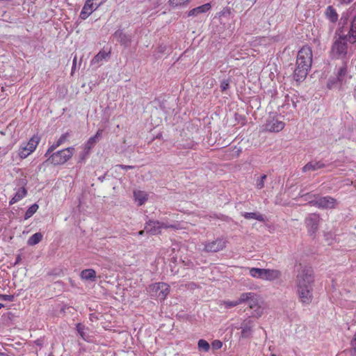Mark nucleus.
<instances>
[{"mask_svg": "<svg viewBox=\"0 0 356 356\" xmlns=\"http://www.w3.org/2000/svg\"><path fill=\"white\" fill-rule=\"evenodd\" d=\"M314 274L312 267L300 264L296 270L295 286L300 302L309 305L313 300Z\"/></svg>", "mask_w": 356, "mask_h": 356, "instance_id": "1", "label": "nucleus"}, {"mask_svg": "<svg viewBox=\"0 0 356 356\" xmlns=\"http://www.w3.org/2000/svg\"><path fill=\"white\" fill-rule=\"evenodd\" d=\"M348 37L346 35H339L332 43L330 50L332 56L337 59H343L348 54Z\"/></svg>", "mask_w": 356, "mask_h": 356, "instance_id": "2", "label": "nucleus"}, {"mask_svg": "<svg viewBox=\"0 0 356 356\" xmlns=\"http://www.w3.org/2000/svg\"><path fill=\"white\" fill-rule=\"evenodd\" d=\"M74 148L67 147L52 153L47 157V161L54 165H59L65 163L73 155Z\"/></svg>", "mask_w": 356, "mask_h": 356, "instance_id": "3", "label": "nucleus"}, {"mask_svg": "<svg viewBox=\"0 0 356 356\" xmlns=\"http://www.w3.org/2000/svg\"><path fill=\"white\" fill-rule=\"evenodd\" d=\"M170 292V286L164 282H156L149 287V293L152 298L164 300Z\"/></svg>", "mask_w": 356, "mask_h": 356, "instance_id": "4", "label": "nucleus"}, {"mask_svg": "<svg viewBox=\"0 0 356 356\" xmlns=\"http://www.w3.org/2000/svg\"><path fill=\"white\" fill-rule=\"evenodd\" d=\"M313 61V53L310 47L305 45L303 46L298 52L296 57V62L299 65L302 64L306 65L307 67H312Z\"/></svg>", "mask_w": 356, "mask_h": 356, "instance_id": "5", "label": "nucleus"}, {"mask_svg": "<svg viewBox=\"0 0 356 356\" xmlns=\"http://www.w3.org/2000/svg\"><path fill=\"white\" fill-rule=\"evenodd\" d=\"M309 204L319 209H334L337 204V200L330 196L320 197L310 200Z\"/></svg>", "mask_w": 356, "mask_h": 356, "instance_id": "6", "label": "nucleus"}, {"mask_svg": "<svg viewBox=\"0 0 356 356\" xmlns=\"http://www.w3.org/2000/svg\"><path fill=\"white\" fill-rule=\"evenodd\" d=\"M285 127V123L275 115H269L264 124V130L269 132H280Z\"/></svg>", "mask_w": 356, "mask_h": 356, "instance_id": "7", "label": "nucleus"}, {"mask_svg": "<svg viewBox=\"0 0 356 356\" xmlns=\"http://www.w3.org/2000/svg\"><path fill=\"white\" fill-rule=\"evenodd\" d=\"M227 245V241L223 238H218L213 241H208L204 243V251L207 252H217L222 250Z\"/></svg>", "mask_w": 356, "mask_h": 356, "instance_id": "8", "label": "nucleus"}, {"mask_svg": "<svg viewBox=\"0 0 356 356\" xmlns=\"http://www.w3.org/2000/svg\"><path fill=\"white\" fill-rule=\"evenodd\" d=\"M335 76H337V79L340 80V87L346 85L348 81L352 78L348 70V61L343 60L342 65L336 67Z\"/></svg>", "mask_w": 356, "mask_h": 356, "instance_id": "9", "label": "nucleus"}, {"mask_svg": "<svg viewBox=\"0 0 356 356\" xmlns=\"http://www.w3.org/2000/svg\"><path fill=\"white\" fill-rule=\"evenodd\" d=\"M310 69V67H307L306 65H303L302 64L299 65V63L296 62L293 74V79L298 83L302 82L307 77Z\"/></svg>", "mask_w": 356, "mask_h": 356, "instance_id": "10", "label": "nucleus"}, {"mask_svg": "<svg viewBox=\"0 0 356 356\" xmlns=\"http://www.w3.org/2000/svg\"><path fill=\"white\" fill-rule=\"evenodd\" d=\"M320 216L316 213H312L305 219V224L308 232L312 235L314 234L318 229Z\"/></svg>", "mask_w": 356, "mask_h": 356, "instance_id": "11", "label": "nucleus"}, {"mask_svg": "<svg viewBox=\"0 0 356 356\" xmlns=\"http://www.w3.org/2000/svg\"><path fill=\"white\" fill-rule=\"evenodd\" d=\"M112 36L114 40L124 47H128L132 41L131 35L124 33L122 29L117 30Z\"/></svg>", "mask_w": 356, "mask_h": 356, "instance_id": "12", "label": "nucleus"}, {"mask_svg": "<svg viewBox=\"0 0 356 356\" xmlns=\"http://www.w3.org/2000/svg\"><path fill=\"white\" fill-rule=\"evenodd\" d=\"M102 1L100 2H88V0H86L81 11L80 13V17L82 19H87L93 11L97 9L99 6H100L102 4Z\"/></svg>", "mask_w": 356, "mask_h": 356, "instance_id": "13", "label": "nucleus"}, {"mask_svg": "<svg viewBox=\"0 0 356 356\" xmlns=\"http://www.w3.org/2000/svg\"><path fill=\"white\" fill-rule=\"evenodd\" d=\"M145 229L147 233L152 235H157L161 234L160 221L149 220L145 222Z\"/></svg>", "mask_w": 356, "mask_h": 356, "instance_id": "14", "label": "nucleus"}, {"mask_svg": "<svg viewBox=\"0 0 356 356\" xmlns=\"http://www.w3.org/2000/svg\"><path fill=\"white\" fill-rule=\"evenodd\" d=\"M254 326V321L248 319L244 321L241 325V337L243 338H249L253 332V327Z\"/></svg>", "mask_w": 356, "mask_h": 356, "instance_id": "15", "label": "nucleus"}, {"mask_svg": "<svg viewBox=\"0 0 356 356\" xmlns=\"http://www.w3.org/2000/svg\"><path fill=\"white\" fill-rule=\"evenodd\" d=\"M102 132L103 131L102 129H99L95 136H91L88 138V140L84 145V150L86 153H88L91 150V149L95 147L97 143L100 140V138H102Z\"/></svg>", "mask_w": 356, "mask_h": 356, "instance_id": "16", "label": "nucleus"}, {"mask_svg": "<svg viewBox=\"0 0 356 356\" xmlns=\"http://www.w3.org/2000/svg\"><path fill=\"white\" fill-rule=\"evenodd\" d=\"M327 165L323 163L322 161H312L307 163L305 165L302 167V172H307L310 171H316L323 168H325Z\"/></svg>", "mask_w": 356, "mask_h": 356, "instance_id": "17", "label": "nucleus"}, {"mask_svg": "<svg viewBox=\"0 0 356 356\" xmlns=\"http://www.w3.org/2000/svg\"><path fill=\"white\" fill-rule=\"evenodd\" d=\"M282 272L277 269L264 268V280L273 282L280 279Z\"/></svg>", "mask_w": 356, "mask_h": 356, "instance_id": "18", "label": "nucleus"}, {"mask_svg": "<svg viewBox=\"0 0 356 356\" xmlns=\"http://www.w3.org/2000/svg\"><path fill=\"white\" fill-rule=\"evenodd\" d=\"M211 8V5L210 3H204L202 6H197L190 10L187 13L188 17H196L200 14L205 13L208 12Z\"/></svg>", "mask_w": 356, "mask_h": 356, "instance_id": "19", "label": "nucleus"}, {"mask_svg": "<svg viewBox=\"0 0 356 356\" xmlns=\"http://www.w3.org/2000/svg\"><path fill=\"white\" fill-rule=\"evenodd\" d=\"M241 295H247L248 297L246 298L244 302H246L249 307L251 309H259V302L257 299V296L254 293L248 292V293H243Z\"/></svg>", "mask_w": 356, "mask_h": 356, "instance_id": "20", "label": "nucleus"}, {"mask_svg": "<svg viewBox=\"0 0 356 356\" xmlns=\"http://www.w3.org/2000/svg\"><path fill=\"white\" fill-rule=\"evenodd\" d=\"M27 190L26 188H18L16 190V192L14 195V196L11 198V200L9 202V204L12 205L13 204H15L22 200L24 197H25L27 195Z\"/></svg>", "mask_w": 356, "mask_h": 356, "instance_id": "21", "label": "nucleus"}, {"mask_svg": "<svg viewBox=\"0 0 356 356\" xmlns=\"http://www.w3.org/2000/svg\"><path fill=\"white\" fill-rule=\"evenodd\" d=\"M326 18L332 23H336L338 20L339 15L337 10L332 6H329L325 11Z\"/></svg>", "mask_w": 356, "mask_h": 356, "instance_id": "22", "label": "nucleus"}, {"mask_svg": "<svg viewBox=\"0 0 356 356\" xmlns=\"http://www.w3.org/2000/svg\"><path fill=\"white\" fill-rule=\"evenodd\" d=\"M39 142L40 137L38 136L34 135L27 143H24L23 145L29 149L28 151H29V152L32 153L36 149Z\"/></svg>", "mask_w": 356, "mask_h": 356, "instance_id": "23", "label": "nucleus"}, {"mask_svg": "<svg viewBox=\"0 0 356 356\" xmlns=\"http://www.w3.org/2000/svg\"><path fill=\"white\" fill-rule=\"evenodd\" d=\"M241 216L245 219H254L259 222H264L265 218L262 214L259 212H243L241 213Z\"/></svg>", "mask_w": 356, "mask_h": 356, "instance_id": "24", "label": "nucleus"}, {"mask_svg": "<svg viewBox=\"0 0 356 356\" xmlns=\"http://www.w3.org/2000/svg\"><path fill=\"white\" fill-rule=\"evenodd\" d=\"M81 277L84 280L94 281L96 277V272L91 268L83 270L81 273Z\"/></svg>", "mask_w": 356, "mask_h": 356, "instance_id": "25", "label": "nucleus"}, {"mask_svg": "<svg viewBox=\"0 0 356 356\" xmlns=\"http://www.w3.org/2000/svg\"><path fill=\"white\" fill-rule=\"evenodd\" d=\"M247 297H248L247 295H241V294L240 297L238 298V300H236L235 301H229V300L225 301L224 304H225L226 308L234 307L236 305H238L244 302Z\"/></svg>", "mask_w": 356, "mask_h": 356, "instance_id": "26", "label": "nucleus"}, {"mask_svg": "<svg viewBox=\"0 0 356 356\" xmlns=\"http://www.w3.org/2000/svg\"><path fill=\"white\" fill-rule=\"evenodd\" d=\"M249 274L254 278L264 280V268H249Z\"/></svg>", "mask_w": 356, "mask_h": 356, "instance_id": "27", "label": "nucleus"}, {"mask_svg": "<svg viewBox=\"0 0 356 356\" xmlns=\"http://www.w3.org/2000/svg\"><path fill=\"white\" fill-rule=\"evenodd\" d=\"M42 234L40 232H37L33 234L27 241L29 245H35L39 243L42 239Z\"/></svg>", "mask_w": 356, "mask_h": 356, "instance_id": "28", "label": "nucleus"}, {"mask_svg": "<svg viewBox=\"0 0 356 356\" xmlns=\"http://www.w3.org/2000/svg\"><path fill=\"white\" fill-rule=\"evenodd\" d=\"M109 52H106L104 50H101L92 60V64L99 63L103 60L106 59L109 56Z\"/></svg>", "mask_w": 356, "mask_h": 356, "instance_id": "29", "label": "nucleus"}, {"mask_svg": "<svg viewBox=\"0 0 356 356\" xmlns=\"http://www.w3.org/2000/svg\"><path fill=\"white\" fill-rule=\"evenodd\" d=\"M76 330L81 337L84 341H88L89 340V335L85 332L86 326L81 323H77L76 325Z\"/></svg>", "mask_w": 356, "mask_h": 356, "instance_id": "30", "label": "nucleus"}, {"mask_svg": "<svg viewBox=\"0 0 356 356\" xmlns=\"http://www.w3.org/2000/svg\"><path fill=\"white\" fill-rule=\"evenodd\" d=\"M39 206L35 203L32 204L26 211L24 214V220L30 218L38 211Z\"/></svg>", "mask_w": 356, "mask_h": 356, "instance_id": "31", "label": "nucleus"}, {"mask_svg": "<svg viewBox=\"0 0 356 356\" xmlns=\"http://www.w3.org/2000/svg\"><path fill=\"white\" fill-rule=\"evenodd\" d=\"M134 197L138 205H143L147 200L146 195L141 191L134 192Z\"/></svg>", "mask_w": 356, "mask_h": 356, "instance_id": "32", "label": "nucleus"}, {"mask_svg": "<svg viewBox=\"0 0 356 356\" xmlns=\"http://www.w3.org/2000/svg\"><path fill=\"white\" fill-rule=\"evenodd\" d=\"M197 346L200 351L208 352L210 349L209 343L204 339H200L197 343Z\"/></svg>", "mask_w": 356, "mask_h": 356, "instance_id": "33", "label": "nucleus"}, {"mask_svg": "<svg viewBox=\"0 0 356 356\" xmlns=\"http://www.w3.org/2000/svg\"><path fill=\"white\" fill-rule=\"evenodd\" d=\"M191 0H169L168 4L170 6L177 8L187 4Z\"/></svg>", "mask_w": 356, "mask_h": 356, "instance_id": "34", "label": "nucleus"}, {"mask_svg": "<svg viewBox=\"0 0 356 356\" xmlns=\"http://www.w3.org/2000/svg\"><path fill=\"white\" fill-rule=\"evenodd\" d=\"M338 85L340 86V80L337 79V76L335 77H330L327 83V88L332 89Z\"/></svg>", "mask_w": 356, "mask_h": 356, "instance_id": "35", "label": "nucleus"}, {"mask_svg": "<svg viewBox=\"0 0 356 356\" xmlns=\"http://www.w3.org/2000/svg\"><path fill=\"white\" fill-rule=\"evenodd\" d=\"M28 149H29L26 148V147H25V145L23 144L20 146L18 155L22 159H26L29 155L31 154V152H29Z\"/></svg>", "mask_w": 356, "mask_h": 356, "instance_id": "36", "label": "nucleus"}, {"mask_svg": "<svg viewBox=\"0 0 356 356\" xmlns=\"http://www.w3.org/2000/svg\"><path fill=\"white\" fill-rule=\"evenodd\" d=\"M324 237L328 245L332 244L336 241V235L332 232L325 233Z\"/></svg>", "mask_w": 356, "mask_h": 356, "instance_id": "37", "label": "nucleus"}, {"mask_svg": "<svg viewBox=\"0 0 356 356\" xmlns=\"http://www.w3.org/2000/svg\"><path fill=\"white\" fill-rule=\"evenodd\" d=\"M15 182L19 188H25L28 184V180L26 177H24L17 179Z\"/></svg>", "mask_w": 356, "mask_h": 356, "instance_id": "38", "label": "nucleus"}, {"mask_svg": "<svg viewBox=\"0 0 356 356\" xmlns=\"http://www.w3.org/2000/svg\"><path fill=\"white\" fill-rule=\"evenodd\" d=\"M267 176L266 175H261L257 180L256 186L258 189H261L264 187V181L266 179Z\"/></svg>", "mask_w": 356, "mask_h": 356, "instance_id": "39", "label": "nucleus"}, {"mask_svg": "<svg viewBox=\"0 0 356 356\" xmlns=\"http://www.w3.org/2000/svg\"><path fill=\"white\" fill-rule=\"evenodd\" d=\"M220 90L222 92H225L230 88V81L229 79H223L220 82Z\"/></svg>", "mask_w": 356, "mask_h": 356, "instance_id": "40", "label": "nucleus"}, {"mask_svg": "<svg viewBox=\"0 0 356 356\" xmlns=\"http://www.w3.org/2000/svg\"><path fill=\"white\" fill-rule=\"evenodd\" d=\"M60 145L58 144V143L56 141L55 143H54L53 145H51L47 149V151L46 152L44 156L46 157H49V155H51L53 152L58 147H59Z\"/></svg>", "mask_w": 356, "mask_h": 356, "instance_id": "41", "label": "nucleus"}, {"mask_svg": "<svg viewBox=\"0 0 356 356\" xmlns=\"http://www.w3.org/2000/svg\"><path fill=\"white\" fill-rule=\"evenodd\" d=\"M60 145L58 144V143L56 141L55 143H54L53 145H51L47 149V151L46 152L44 156L46 157H49V155H51L53 152L58 147H59Z\"/></svg>", "mask_w": 356, "mask_h": 356, "instance_id": "42", "label": "nucleus"}, {"mask_svg": "<svg viewBox=\"0 0 356 356\" xmlns=\"http://www.w3.org/2000/svg\"><path fill=\"white\" fill-rule=\"evenodd\" d=\"M160 228L161 230L162 229H167V228L177 229L178 227L177 225H172V224H169V223L164 222H160Z\"/></svg>", "mask_w": 356, "mask_h": 356, "instance_id": "43", "label": "nucleus"}, {"mask_svg": "<svg viewBox=\"0 0 356 356\" xmlns=\"http://www.w3.org/2000/svg\"><path fill=\"white\" fill-rule=\"evenodd\" d=\"M15 299L13 295L0 294V300L3 301L13 302Z\"/></svg>", "mask_w": 356, "mask_h": 356, "instance_id": "44", "label": "nucleus"}, {"mask_svg": "<svg viewBox=\"0 0 356 356\" xmlns=\"http://www.w3.org/2000/svg\"><path fill=\"white\" fill-rule=\"evenodd\" d=\"M350 346L353 355L356 356V332L350 341Z\"/></svg>", "mask_w": 356, "mask_h": 356, "instance_id": "45", "label": "nucleus"}, {"mask_svg": "<svg viewBox=\"0 0 356 356\" xmlns=\"http://www.w3.org/2000/svg\"><path fill=\"white\" fill-rule=\"evenodd\" d=\"M211 346L215 350H218L222 348V343L220 340H214L211 343Z\"/></svg>", "mask_w": 356, "mask_h": 356, "instance_id": "46", "label": "nucleus"}, {"mask_svg": "<svg viewBox=\"0 0 356 356\" xmlns=\"http://www.w3.org/2000/svg\"><path fill=\"white\" fill-rule=\"evenodd\" d=\"M68 137H69L68 133L63 134L60 136V137L58 138L57 142L58 143V144H60L61 145L63 143H65L67 140Z\"/></svg>", "mask_w": 356, "mask_h": 356, "instance_id": "47", "label": "nucleus"}, {"mask_svg": "<svg viewBox=\"0 0 356 356\" xmlns=\"http://www.w3.org/2000/svg\"><path fill=\"white\" fill-rule=\"evenodd\" d=\"M300 196L304 199L305 201H308V203L309 204V201L312 200V198L314 197V195H312L311 193H305V194H301L300 193Z\"/></svg>", "mask_w": 356, "mask_h": 356, "instance_id": "48", "label": "nucleus"}, {"mask_svg": "<svg viewBox=\"0 0 356 356\" xmlns=\"http://www.w3.org/2000/svg\"><path fill=\"white\" fill-rule=\"evenodd\" d=\"M337 1L341 5H349L352 2H353L354 0H337Z\"/></svg>", "mask_w": 356, "mask_h": 356, "instance_id": "49", "label": "nucleus"}, {"mask_svg": "<svg viewBox=\"0 0 356 356\" xmlns=\"http://www.w3.org/2000/svg\"><path fill=\"white\" fill-rule=\"evenodd\" d=\"M117 167H119L121 169L126 170H129V169L134 168L133 165H118Z\"/></svg>", "mask_w": 356, "mask_h": 356, "instance_id": "50", "label": "nucleus"}, {"mask_svg": "<svg viewBox=\"0 0 356 356\" xmlns=\"http://www.w3.org/2000/svg\"><path fill=\"white\" fill-rule=\"evenodd\" d=\"M22 260V258H21V255L20 254H18L16 257V259H15V265L19 264Z\"/></svg>", "mask_w": 356, "mask_h": 356, "instance_id": "51", "label": "nucleus"}, {"mask_svg": "<svg viewBox=\"0 0 356 356\" xmlns=\"http://www.w3.org/2000/svg\"><path fill=\"white\" fill-rule=\"evenodd\" d=\"M145 232H146V231H145V229H144L143 230H140V231H139L136 234H137L138 236H143V235L145 234Z\"/></svg>", "mask_w": 356, "mask_h": 356, "instance_id": "52", "label": "nucleus"}, {"mask_svg": "<svg viewBox=\"0 0 356 356\" xmlns=\"http://www.w3.org/2000/svg\"><path fill=\"white\" fill-rule=\"evenodd\" d=\"M92 2V3H95V2H100L101 1L99 0H88V2Z\"/></svg>", "mask_w": 356, "mask_h": 356, "instance_id": "53", "label": "nucleus"}, {"mask_svg": "<svg viewBox=\"0 0 356 356\" xmlns=\"http://www.w3.org/2000/svg\"><path fill=\"white\" fill-rule=\"evenodd\" d=\"M227 218H228L227 216H222V218L221 219L225 220V219H227Z\"/></svg>", "mask_w": 356, "mask_h": 356, "instance_id": "54", "label": "nucleus"}, {"mask_svg": "<svg viewBox=\"0 0 356 356\" xmlns=\"http://www.w3.org/2000/svg\"><path fill=\"white\" fill-rule=\"evenodd\" d=\"M4 307V305L1 303H0V309L3 308Z\"/></svg>", "mask_w": 356, "mask_h": 356, "instance_id": "55", "label": "nucleus"}, {"mask_svg": "<svg viewBox=\"0 0 356 356\" xmlns=\"http://www.w3.org/2000/svg\"><path fill=\"white\" fill-rule=\"evenodd\" d=\"M160 48H161L160 51H163L162 46H160Z\"/></svg>", "mask_w": 356, "mask_h": 356, "instance_id": "56", "label": "nucleus"}, {"mask_svg": "<svg viewBox=\"0 0 356 356\" xmlns=\"http://www.w3.org/2000/svg\"><path fill=\"white\" fill-rule=\"evenodd\" d=\"M160 48H161L160 51H163L162 46H160Z\"/></svg>", "mask_w": 356, "mask_h": 356, "instance_id": "57", "label": "nucleus"}, {"mask_svg": "<svg viewBox=\"0 0 356 356\" xmlns=\"http://www.w3.org/2000/svg\"><path fill=\"white\" fill-rule=\"evenodd\" d=\"M160 48H161L160 51H163L162 46H160Z\"/></svg>", "mask_w": 356, "mask_h": 356, "instance_id": "58", "label": "nucleus"}, {"mask_svg": "<svg viewBox=\"0 0 356 356\" xmlns=\"http://www.w3.org/2000/svg\"><path fill=\"white\" fill-rule=\"evenodd\" d=\"M103 179H104L103 177L102 178H101V177L99 178V179H100L102 181H103Z\"/></svg>", "mask_w": 356, "mask_h": 356, "instance_id": "59", "label": "nucleus"}, {"mask_svg": "<svg viewBox=\"0 0 356 356\" xmlns=\"http://www.w3.org/2000/svg\"><path fill=\"white\" fill-rule=\"evenodd\" d=\"M271 356H277L275 354H273L271 355Z\"/></svg>", "mask_w": 356, "mask_h": 356, "instance_id": "60", "label": "nucleus"}]
</instances>
